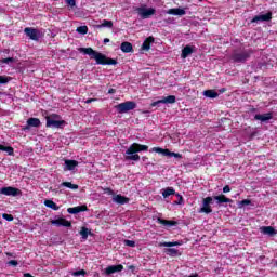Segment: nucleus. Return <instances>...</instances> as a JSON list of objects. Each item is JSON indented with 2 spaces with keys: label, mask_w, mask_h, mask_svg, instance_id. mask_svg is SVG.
I'll use <instances>...</instances> for the list:
<instances>
[{
  "label": "nucleus",
  "mask_w": 277,
  "mask_h": 277,
  "mask_svg": "<svg viewBox=\"0 0 277 277\" xmlns=\"http://www.w3.org/2000/svg\"><path fill=\"white\" fill-rule=\"evenodd\" d=\"M78 51L79 53L89 55L91 60H95L98 66H116V64H118V60L109 58L107 55L95 51L92 48H79Z\"/></svg>",
  "instance_id": "obj_1"
},
{
  "label": "nucleus",
  "mask_w": 277,
  "mask_h": 277,
  "mask_svg": "<svg viewBox=\"0 0 277 277\" xmlns=\"http://www.w3.org/2000/svg\"><path fill=\"white\" fill-rule=\"evenodd\" d=\"M213 200H216L217 205H224V202H233V199L226 197V195H217L214 197L209 196L202 199L198 213H205L206 215L213 213V208L211 207V205H213Z\"/></svg>",
  "instance_id": "obj_2"
},
{
  "label": "nucleus",
  "mask_w": 277,
  "mask_h": 277,
  "mask_svg": "<svg viewBox=\"0 0 277 277\" xmlns=\"http://www.w3.org/2000/svg\"><path fill=\"white\" fill-rule=\"evenodd\" d=\"M137 153H148V145H142L140 143L131 144L124 154L126 161H140L141 158Z\"/></svg>",
  "instance_id": "obj_3"
},
{
  "label": "nucleus",
  "mask_w": 277,
  "mask_h": 277,
  "mask_svg": "<svg viewBox=\"0 0 277 277\" xmlns=\"http://www.w3.org/2000/svg\"><path fill=\"white\" fill-rule=\"evenodd\" d=\"M252 55V50H234L230 60L234 64H246L250 56Z\"/></svg>",
  "instance_id": "obj_4"
},
{
  "label": "nucleus",
  "mask_w": 277,
  "mask_h": 277,
  "mask_svg": "<svg viewBox=\"0 0 277 277\" xmlns=\"http://www.w3.org/2000/svg\"><path fill=\"white\" fill-rule=\"evenodd\" d=\"M136 107L137 103L134 101H127L115 106L118 114H127L128 111H133V109Z\"/></svg>",
  "instance_id": "obj_5"
},
{
  "label": "nucleus",
  "mask_w": 277,
  "mask_h": 277,
  "mask_svg": "<svg viewBox=\"0 0 277 277\" xmlns=\"http://www.w3.org/2000/svg\"><path fill=\"white\" fill-rule=\"evenodd\" d=\"M153 153H158L159 155H163V157H174L175 159H183V155L180 153L170 151V149L161 148V147H154Z\"/></svg>",
  "instance_id": "obj_6"
},
{
  "label": "nucleus",
  "mask_w": 277,
  "mask_h": 277,
  "mask_svg": "<svg viewBox=\"0 0 277 277\" xmlns=\"http://www.w3.org/2000/svg\"><path fill=\"white\" fill-rule=\"evenodd\" d=\"M0 194L2 196H21V194H23V192H21V189L16 188V187H12V186H6V187H2L0 188Z\"/></svg>",
  "instance_id": "obj_7"
},
{
  "label": "nucleus",
  "mask_w": 277,
  "mask_h": 277,
  "mask_svg": "<svg viewBox=\"0 0 277 277\" xmlns=\"http://www.w3.org/2000/svg\"><path fill=\"white\" fill-rule=\"evenodd\" d=\"M24 34L30 39L34 40L35 42H38L40 40V30L31 27H26L24 29Z\"/></svg>",
  "instance_id": "obj_8"
},
{
  "label": "nucleus",
  "mask_w": 277,
  "mask_h": 277,
  "mask_svg": "<svg viewBox=\"0 0 277 277\" xmlns=\"http://www.w3.org/2000/svg\"><path fill=\"white\" fill-rule=\"evenodd\" d=\"M176 103V96L175 95H168L167 97H163L162 100H158L156 102L151 103V107H157V105H174Z\"/></svg>",
  "instance_id": "obj_9"
},
{
  "label": "nucleus",
  "mask_w": 277,
  "mask_h": 277,
  "mask_svg": "<svg viewBox=\"0 0 277 277\" xmlns=\"http://www.w3.org/2000/svg\"><path fill=\"white\" fill-rule=\"evenodd\" d=\"M47 123L45 127L53 128V129H62L63 124H66V121L64 120H55L51 117H45Z\"/></svg>",
  "instance_id": "obj_10"
},
{
  "label": "nucleus",
  "mask_w": 277,
  "mask_h": 277,
  "mask_svg": "<svg viewBox=\"0 0 277 277\" xmlns=\"http://www.w3.org/2000/svg\"><path fill=\"white\" fill-rule=\"evenodd\" d=\"M51 224L53 226H64L65 228H70L72 226V223L64 217H58L51 221Z\"/></svg>",
  "instance_id": "obj_11"
},
{
  "label": "nucleus",
  "mask_w": 277,
  "mask_h": 277,
  "mask_svg": "<svg viewBox=\"0 0 277 277\" xmlns=\"http://www.w3.org/2000/svg\"><path fill=\"white\" fill-rule=\"evenodd\" d=\"M272 21V11L267 12L266 14L263 15H255L252 19L251 23H269Z\"/></svg>",
  "instance_id": "obj_12"
},
{
  "label": "nucleus",
  "mask_w": 277,
  "mask_h": 277,
  "mask_svg": "<svg viewBox=\"0 0 277 277\" xmlns=\"http://www.w3.org/2000/svg\"><path fill=\"white\" fill-rule=\"evenodd\" d=\"M136 12H138L140 16H142V18H150V16H153L155 14V9L149 8H137Z\"/></svg>",
  "instance_id": "obj_13"
},
{
  "label": "nucleus",
  "mask_w": 277,
  "mask_h": 277,
  "mask_svg": "<svg viewBox=\"0 0 277 277\" xmlns=\"http://www.w3.org/2000/svg\"><path fill=\"white\" fill-rule=\"evenodd\" d=\"M122 269H124V266L122 264L110 265V266L105 268V274H106V276H111V274L122 272Z\"/></svg>",
  "instance_id": "obj_14"
},
{
  "label": "nucleus",
  "mask_w": 277,
  "mask_h": 277,
  "mask_svg": "<svg viewBox=\"0 0 277 277\" xmlns=\"http://www.w3.org/2000/svg\"><path fill=\"white\" fill-rule=\"evenodd\" d=\"M84 211H88V206L85 205L67 209V213H70L71 215H77V213H83Z\"/></svg>",
  "instance_id": "obj_15"
},
{
  "label": "nucleus",
  "mask_w": 277,
  "mask_h": 277,
  "mask_svg": "<svg viewBox=\"0 0 277 277\" xmlns=\"http://www.w3.org/2000/svg\"><path fill=\"white\" fill-rule=\"evenodd\" d=\"M194 49H196V47L185 45L182 49L181 58L182 60H187V57H189V55H192V53H194Z\"/></svg>",
  "instance_id": "obj_16"
},
{
  "label": "nucleus",
  "mask_w": 277,
  "mask_h": 277,
  "mask_svg": "<svg viewBox=\"0 0 277 277\" xmlns=\"http://www.w3.org/2000/svg\"><path fill=\"white\" fill-rule=\"evenodd\" d=\"M157 223L161 224L162 226H166L167 228H172V226H177L179 222L176 221H169L161 217L157 219Z\"/></svg>",
  "instance_id": "obj_17"
},
{
  "label": "nucleus",
  "mask_w": 277,
  "mask_h": 277,
  "mask_svg": "<svg viewBox=\"0 0 277 277\" xmlns=\"http://www.w3.org/2000/svg\"><path fill=\"white\" fill-rule=\"evenodd\" d=\"M167 14H170L172 16H185L186 12H185V9L176 8V9H169L167 11Z\"/></svg>",
  "instance_id": "obj_18"
},
{
  "label": "nucleus",
  "mask_w": 277,
  "mask_h": 277,
  "mask_svg": "<svg viewBox=\"0 0 277 277\" xmlns=\"http://www.w3.org/2000/svg\"><path fill=\"white\" fill-rule=\"evenodd\" d=\"M153 42H155V37H153V36L147 37L142 44V50L150 51V45L153 44Z\"/></svg>",
  "instance_id": "obj_19"
},
{
  "label": "nucleus",
  "mask_w": 277,
  "mask_h": 277,
  "mask_svg": "<svg viewBox=\"0 0 277 277\" xmlns=\"http://www.w3.org/2000/svg\"><path fill=\"white\" fill-rule=\"evenodd\" d=\"M122 53H133V44L129 41H124L120 45Z\"/></svg>",
  "instance_id": "obj_20"
},
{
  "label": "nucleus",
  "mask_w": 277,
  "mask_h": 277,
  "mask_svg": "<svg viewBox=\"0 0 277 277\" xmlns=\"http://www.w3.org/2000/svg\"><path fill=\"white\" fill-rule=\"evenodd\" d=\"M260 230L263 235H269V237H274V235H276V229L272 226H262Z\"/></svg>",
  "instance_id": "obj_21"
},
{
  "label": "nucleus",
  "mask_w": 277,
  "mask_h": 277,
  "mask_svg": "<svg viewBox=\"0 0 277 277\" xmlns=\"http://www.w3.org/2000/svg\"><path fill=\"white\" fill-rule=\"evenodd\" d=\"M272 113H267L264 115L258 114L254 116V120H260L261 122H267V120H272Z\"/></svg>",
  "instance_id": "obj_22"
},
{
  "label": "nucleus",
  "mask_w": 277,
  "mask_h": 277,
  "mask_svg": "<svg viewBox=\"0 0 277 277\" xmlns=\"http://www.w3.org/2000/svg\"><path fill=\"white\" fill-rule=\"evenodd\" d=\"M170 196H176V190L173 187H167L162 189L163 198H170Z\"/></svg>",
  "instance_id": "obj_23"
},
{
  "label": "nucleus",
  "mask_w": 277,
  "mask_h": 277,
  "mask_svg": "<svg viewBox=\"0 0 277 277\" xmlns=\"http://www.w3.org/2000/svg\"><path fill=\"white\" fill-rule=\"evenodd\" d=\"M40 124H41V123H40V119L31 117V118H29V119L27 120V127L24 128V129H29V127H36V128H38V127H40Z\"/></svg>",
  "instance_id": "obj_24"
},
{
  "label": "nucleus",
  "mask_w": 277,
  "mask_h": 277,
  "mask_svg": "<svg viewBox=\"0 0 277 277\" xmlns=\"http://www.w3.org/2000/svg\"><path fill=\"white\" fill-rule=\"evenodd\" d=\"M159 248H174V246H183V241L159 242Z\"/></svg>",
  "instance_id": "obj_25"
},
{
  "label": "nucleus",
  "mask_w": 277,
  "mask_h": 277,
  "mask_svg": "<svg viewBox=\"0 0 277 277\" xmlns=\"http://www.w3.org/2000/svg\"><path fill=\"white\" fill-rule=\"evenodd\" d=\"M77 166H79V162L77 160H65L66 170L72 171Z\"/></svg>",
  "instance_id": "obj_26"
},
{
  "label": "nucleus",
  "mask_w": 277,
  "mask_h": 277,
  "mask_svg": "<svg viewBox=\"0 0 277 277\" xmlns=\"http://www.w3.org/2000/svg\"><path fill=\"white\" fill-rule=\"evenodd\" d=\"M114 202H116L117 205H127V202H129V198L124 197L122 195H117L114 197Z\"/></svg>",
  "instance_id": "obj_27"
},
{
  "label": "nucleus",
  "mask_w": 277,
  "mask_h": 277,
  "mask_svg": "<svg viewBox=\"0 0 277 277\" xmlns=\"http://www.w3.org/2000/svg\"><path fill=\"white\" fill-rule=\"evenodd\" d=\"M203 96H206L207 98H217V96H220V93H217V91L215 90H206L203 91Z\"/></svg>",
  "instance_id": "obj_28"
},
{
  "label": "nucleus",
  "mask_w": 277,
  "mask_h": 277,
  "mask_svg": "<svg viewBox=\"0 0 277 277\" xmlns=\"http://www.w3.org/2000/svg\"><path fill=\"white\" fill-rule=\"evenodd\" d=\"M44 205L48 207V209H52L53 211H60V206H57V203H55V201L51 199H47L44 201Z\"/></svg>",
  "instance_id": "obj_29"
},
{
  "label": "nucleus",
  "mask_w": 277,
  "mask_h": 277,
  "mask_svg": "<svg viewBox=\"0 0 277 277\" xmlns=\"http://www.w3.org/2000/svg\"><path fill=\"white\" fill-rule=\"evenodd\" d=\"M0 150L2 153H6L10 157H13V155H14V147H12V146H5V145L0 144Z\"/></svg>",
  "instance_id": "obj_30"
},
{
  "label": "nucleus",
  "mask_w": 277,
  "mask_h": 277,
  "mask_svg": "<svg viewBox=\"0 0 277 277\" xmlns=\"http://www.w3.org/2000/svg\"><path fill=\"white\" fill-rule=\"evenodd\" d=\"M164 253H167L168 256H181L179 249L175 248L164 249Z\"/></svg>",
  "instance_id": "obj_31"
},
{
  "label": "nucleus",
  "mask_w": 277,
  "mask_h": 277,
  "mask_svg": "<svg viewBox=\"0 0 277 277\" xmlns=\"http://www.w3.org/2000/svg\"><path fill=\"white\" fill-rule=\"evenodd\" d=\"M61 187H67L68 189H74V190L79 189V185L72 184L71 182H63L61 183Z\"/></svg>",
  "instance_id": "obj_32"
},
{
  "label": "nucleus",
  "mask_w": 277,
  "mask_h": 277,
  "mask_svg": "<svg viewBox=\"0 0 277 277\" xmlns=\"http://www.w3.org/2000/svg\"><path fill=\"white\" fill-rule=\"evenodd\" d=\"M80 235L82 239H88V235H92V232L88 227H81Z\"/></svg>",
  "instance_id": "obj_33"
},
{
  "label": "nucleus",
  "mask_w": 277,
  "mask_h": 277,
  "mask_svg": "<svg viewBox=\"0 0 277 277\" xmlns=\"http://www.w3.org/2000/svg\"><path fill=\"white\" fill-rule=\"evenodd\" d=\"M100 27H107L108 29H111V27H114V22L109 19H103Z\"/></svg>",
  "instance_id": "obj_34"
},
{
  "label": "nucleus",
  "mask_w": 277,
  "mask_h": 277,
  "mask_svg": "<svg viewBox=\"0 0 277 277\" xmlns=\"http://www.w3.org/2000/svg\"><path fill=\"white\" fill-rule=\"evenodd\" d=\"M10 81H12L11 77L0 76V85H5L6 83H10Z\"/></svg>",
  "instance_id": "obj_35"
},
{
  "label": "nucleus",
  "mask_w": 277,
  "mask_h": 277,
  "mask_svg": "<svg viewBox=\"0 0 277 277\" xmlns=\"http://www.w3.org/2000/svg\"><path fill=\"white\" fill-rule=\"evenodd\" d=\"M248 205H252V200H250V199H243V200H241V201L238 202L239 209H241L242 207H248Z\"/></svg>",
  "instance_id": "obj_36"
},
{
  "label": "nucleus",
  "mask_w": 277,
  "mask_h": 277,
  "mask_svg": "<svg viewBox=\"0 0 277 277\" xmlns=\"http://www.w3.org/2000/svg\"><path fill=\"white\" fill-rule=\"evenodd\" d=\"M76 31L82 36H85V34H88V26H80L76 29Z\"/></svg>",
  "instance_id": "obj_37"
},
{
  "label": "nucleus",
  "mask_w": 277,
  "mask_h": 277,
  "mask_svg": "<svg viewBox=\"0 0 277 277\" xmlns=\"http://www.w3.org/2000/svg\"><path fill=\"white\" fill-rule=\"evenodd\" d=\"M175 196L179 198L176 201H174V205H184L185 203V199L183 198V196H181V194L175 193Z\"/></svg>",
  "instance_id": "obj_38"
},
{
  "label": "nucleus",
  "mask_w": 277,
  "mask_h": 277,
  "mask_svg": "<svg viewBox=\"0 0 277 277\" xmlns=\"http://www.w3.org/2000/svg\"><path fill=\"white\" fill-rule=\"evenodd\" d=\"M1 64H14L15 60L14 57H6V58H2Z\"/></svg>",
  "instance_id": "obj_39"
},
{
  "label": "nucleus",
  "mask_w": 277,
  "mask_h": 277,
  "mask_svg": "<svg viewBox=\"0 0 277 277\" xmlns=\"http://www.w3.org/2000/svg\"><path fill=\"white\" fill-rule=\"evenodd\" d=\"M2 217L3 220H6V222H14V216L12 214L3 213Z\"/></svg>",
  "instance_id": "obj_40"
},
{
  "label": "nucleus",
  "mask_w": 277,
  "mask_h": 277,
  "mask_svg": "<svg viewBox=\"0 0 277 277\" xmlns=\"http://www.w3.org/2000/svg\"><path fill=\"white\" fill-rule=\"evenodd\" d=\"M124 246H128L129 248H135V241L134 240H124Z\"/></svg>",
  "instance_id": "obj_41"
},
{
  "label": "nucleus",
  "mask_w": 277,
  "mask_h": 277,
  "mask_svg": "<svg viewBox=\"0 0 277 277\" xmlns=\"http://www.w3.org/2000/svg\"><path fill=\"white\" fill-rule=\"evenodd\" d=\"M85 274H88V272H85V269H80V271L74 272L72 276H85Z\"/></svg>",
  "instance_id": "obj_42"
},
{
  "label": "nucleus",
  "mask_w": 277,
  "mask_h": 277,
  "mask_svg": "<svg viewBox=\"0 0 277 277\" xmlns=\"http://www.w3.org/2000/svg\"><path fill=\"white\" fill-rule=\"evenodd\" d=\"M67 5H70V8H75V5H77V1L76 0H65Z\"/></svg>",
  "instance_id": "obj_43"
},
{
  "label": "nucleus",
  "mask_w": 277,
  "mask_h": 277,
  "mask_svg": "<svg viewBox=\"0 0 277 277\" xmlns=\"http://www.w3.org/2000/svg\"><path fill=\"white\" fill-rule=\"evenodd\" d=\"M228 192H230V186L229 185H225L223 187V194H228Z\"/></svg>",
  "instance_id": "obj_44"
},
{
  "label": "nucleus",
  "mask_w": 277,
  "mask_h": 277,
  "mask_svg": "<svg viewBox=\"0 0 277 277\" xmlns=\"http://www.w3.org/2000/svg\"><path fill=\"white\" fill-rule=\"evenodd\" d=\"M9 264L12 265L13 267H16V265H18V261L16 260H10Z\"/></svg>",
  "instance_id": "obj_45"
},
{
  "label": "nucleus",
  "mask_w": 277,
  "mask_h": 277,
  "mask_svg": "<svg viewBox=\"0 0 277 277\" xmlns=\"http://www.w3.org/2000/svg\"><path fill=\"white\" fill-rule=\"evenodd\" d=\"M85 103L87 105H90V103H96V98H88Z\"/></svg>",
  "instance_id": "obj_46"
},
{
  "label": "nucleus",
  "mask_w": 277,
  "mask_h": 277,
  "mask_svg": "<svg viewBox=\"0 0 277 277\" xmlns=\"http://www.w3.org/2000/svg\"><path fill=\"white\" fill-rule=\"evenodd\" d=\"M108 94H116V89H109Z\"/></svg>",
  "instance_id": "obj_47"
},
{
  "label": "nucleus",
  "mask_w": 277,
  "mask_h": 277,
  "mask_svg": "<svg viewBox=\"0 0 277 277\" xmlns=\"http://www.w3.org/2000/svg\"><path fill=\"white\" fill-rule=\"evenodd\" d=\"M107 43H109V39H108V38H105V39H104V44H107Z\"/></svg>",
  "instance_id": "obj_48"
},
{
  "label": "nucleus",
  "mask_w": 277,
  "mask_h": 277,
  "mask_svg": "<svg viewBox=\"0 0 277 277\" xmlns=\"http://www.w3.org/2000/svg\"><path fill=\"white\" fill-rule=\"evenodd\" d=\"M106 192H108L109 194H114V190H111V188H106Z\"/></svg>",
  "instance_id": "obj_49"
},
{
  "label": "nucleus",
  "mask_w": 277,
  "mask_h": 277,
  "mask_svg": "<svg viewBox=\"0 0 277 277\" xmlns=\"http://www.w3.org/2000/svg\"><path fill=\"white\" fill-rule=\"evenodd\" d=\"M142 159H143V161H146V159H148V158L147 157H143Z\"/></svg>",
  "instance_id": "obj_50"
},
{
  "label": "nucleus",
  "mask_w": 277,
  "mask_h": 277,
  "mask_svg": "<svg viewBox=\"0 0 277 277\" xmlns=\"http://www.w3.org/2000/svg\"><path fill=\"white\" fill-rule=\"evenodd\" d=\"M53 118H57V115H52Z\"/></svg>",
  "instance_id": "obj_51"
},
{
  "label": "nucleus",
  "mask_w": 277,
  "mask_h": 277,
  "mask_svg": "<svg viewBox=\"0 0 277 277\" xmlns=\"http://www.w3.org/2000/svg\"><path fill=\"white\" fill-rule=\"evenodd\" d=\"M0 224H2V222L0 221Z\"/></svg>",
  "instance_id": "obj_52"
},
{
  "label": "nucleus",
  "mask_w": 277,
  "mask_h": 277,
  "mask_svg": "<svg viewBox=\"0 0 277 277\" xmlns=\"http://www.w3.org/2000/svg\"><path fill=\"white\" fill-rule=\"evenodd\" d=\"M276 266H277V261H276Z\"/></svg>",
  "instance_id": "obj_53"
}]
</instances>
